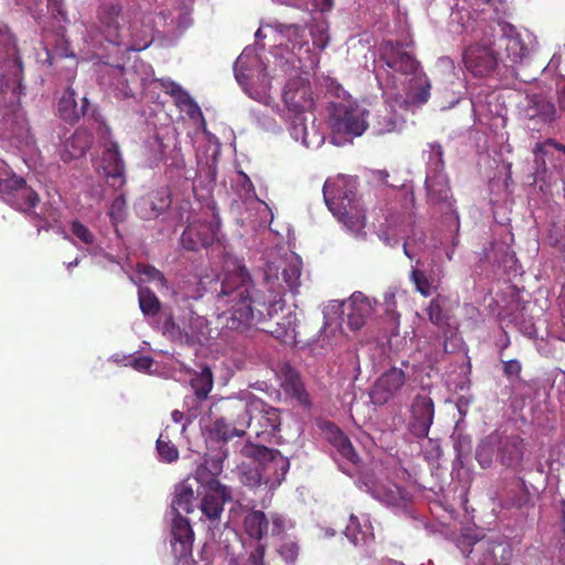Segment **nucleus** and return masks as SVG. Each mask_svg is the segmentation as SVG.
<instances>
[{
	"mask_svg": "<svg viewBox=\"0 0 565 565\" xmlns=\"http://www.w3.org/2000/svg\"><path fill=\"white\" fill-rule=\"evenodd\" d=\"M302 262L290 253L284 258L266 264L264 282L268 296L253 292V284L246 268L236 265L221 281L216 294V308L222 310L218 319L228 330L245 333L266 317L282 310L287 290L296 292L300 286Z\"/></svg>",
	"mask_w": 565,
	"mask_h": 565,
	"instance_id": "nucleus-1",
	"label": "nucleus"
},
{
	"mask_svg": "<svg viewBox=\"0 0 565 565\" xmlns=\"http://www.w3.org/2000/svg\"><path fill=\"white\" fill-rule=\"evenodd\" d=\"M191 12V4L182 1L173 10H160L157 19H153L147 9H129L122 13L118 1L103 0L96 12L100 35H95L93 28L86 29L84 41L96 49L103 38L124 52L142 51L151 44L159 28L185 30L192 23Z\"/></svg>",
	"mask_w": 565,
	"mask_h": 565,
	"instance_id": "nucleus-2",
	"label": "nucleus"
},
{
	"mask_svg": "<svg viewBox=\"0 0 565 565\" xmlns=\"http://www.w3.org/2000/svg\"><path fill=\"white\" fill-rule=\"evenodd\" d=\"M407 47V44L384 41L380 47L375 77L384 94L422 105L429 98L430 83Z\"/></svg>",
	"mask_w": 565,
	"mask_h": 565,
	"instance_id": "nucleus-3",
	"label": "nucleus"
},
{
	"mask_svg": "<svg viewBox=\"0 0 565 565\" xmlns=\"http://www.w3.org/2000/svg\"><path fill=\"white\" fill-rule=\"evenodd\" d=\"M286 106L285 118L289 121L291 138L309 149H318L324 142V134L313 116L315 99L310 82L301 76L289 78L282 88Z\"/></svg>",
	"mask_w": 565,
	"mask_h": 565,
	"instance_id": "nucleus-4",
	"label": "nucleus"
},
{
	"mask_svg": "<svg viewBox=\"0 0 565 565\" xmlns=\"http://www.w3.org/2000/svg\"><path fill=\"white\" fill-rule=\"evenodd\" d=\"M354 180L339 177L327 180L323 185V199L330 212L343 223L355 237H364L365 214L355 202Z\"/></svg>",
	"mask_w": 565,
	"mask_h": 565,
	"instance_id": "nucleus-5",
	"label": "nucleus"
},
{
	"mask_svg": "<svg viewBox=\"0 0 565 565\" xmlns=\"http://www.w3.org/2000/svg\"><path fill=\"white\" fill-rule=\"evenodd\" d=\"M495 10V0H457L449 15L450 31L471 39L495 32V20H492Z\"/></svg>",
	"mask_w": 565,
	"mask_h": 565,
	"instance_id": "nucleus-6",
	"label": "nucleus"
},
{
	"mask_svg": "<svg viewBox=\"0 0 565 565\" xmlns=\"http://www.w3.org/2000/svg\"><path fill=\"white\" fill-rule=\"evenodd\" d=\"M234 75L248 97L265 106L271 105L274 102L270 95L271 82L265 64L256 54L255 47H245L242 54L236 58L234 63Z\"/></svg>",
	"mask_w": 565,
	"mask_h": 565,
	"instance_id": "nucleus-7",
	"label": "nucleus"
},
{
	"mask_svg": "<svg viewBox=\"0 0 565 565\" xmlns=\"http://www.w3.org/2000/svg\"><path fill=\"white\" fill-rule=\"evenodd\" d=\"M195 479L203 489L200 520L207 524L210 531H218L224 504L233 500V490L221 483L215 475L210 473L204 467L196 470Z\"/></svg>",
	"mask_w": 565,
	"mask_h": 565,
	"instance_id": "nucleus-8",
	"label": "nucleus"
},
{
	"mask_svg": "<svg viewBox=\"0 0 565 565\" xmlns=\"http://www.w3.org/2000/svg\"><path fill=\"white\" fill-rule=\"evenodd\" d=\"M329 113L330 127L334 134L360 137L369 127V110L351 97L332 102Z\"/></svg>",
	"mask_w": 565,
	"mask_h": 565,
	"instance_id": "nucleus-9",
	"label": "nucleus"
},
{
	"mask_svg": "<svg viewBox=\"0 0 565 565\" xmlns=\"http://www.w3.org/2000/svg\"><path fill=\"white\" fill-rule=\"evenodd\" d=\"M241 454L258 465L263 479H265V486L269 490H274L281 484L290 468L289 459L277 449L247 443L242 447Z\"/></svg>",
	"mask_w": 565,
	"mask_h": 565,
	"instance_id": "nucleus-10",
	"label": "nucleus"
},
{
	"mask_svg": "<svg viewBox=\"0 0 565 565\" xmlns=\"http://www.w3.org/2000/svg\"><path fill=\"white\" fill-rule=\"evenodd\" d=\"M426 201L436 212L444 214L445 222L456 233L459 231V214L456 210L448 174L425 177Z\"/></svg>",
	"mask_w": 565,
	"mask_h": 565,
	"instance_id": "nucleus-11",
	"label": "nucleus"
},
{
	"mask_svg": "<svg viewBox=\"0 0 565 565\" xmlns=\"http://www.w3.org/2000/svg\"><path fill=\"white\" fill-rule=\"evenodd\" d=\"M494 33L488 31L480 34L467 45L462 52V62L467 71L478 77H486L493 73L498 65V53L494 50Z\"/></svg>",
	"mask_w": 565,
	"mask_h": 565,
	"instance_id": "nucleus-12",
	"label": "nucleus"
},
{
	"mask_svg": "<svg viewBox=\"0 0 565 565\" xmlns=\"http://www.w3.org/2000/svg\"><path fill=\"white\" fill-rule=\"evenodd\" d=\"M356 486L380 503L392 508H404L411 501V494L395 483H382L372 472H363L355 481Z\"/></svg>",
	"mask_w": 565,
	"mask_h": 565,
	"instance_id": "nucleus-13",
	"label": "nucleus"
},
{
	"mask_svg": "<svg viewBox=\"0 0 565 565\" xmlns=\"http://www.w3.org/2000/svg\"><path fill=\"white\" fill-rule=\"evenodd\" d=\"M401 367L391 366L383 372L370 388V398L374 405H384L399 395L406 384L408 361L403 360Z\"/></svg>",
	"mask_w": 565,
	"mask_h": 565,
	"instance_id": "nucleus-14",
	"label": "nucleus"
},
{
	"mask_svg": "<svg viewBox=\"0 0 565 565\" xmlns=\"http://www.w3.org/2000/svg\"><path fill=\"white\" fill-rule=\"evenodd\" d=\"M376 300L369 298L361 291H354L347 300L333 301L332 307L341 309L347 318L348 327L353 330L363 328L374 316Z\"/></svg>",
	"mask_w": 565,
	"mask_h": 565,
	"instance_id": "nucleus-15",
	"label": "nucleus"
},
{
	"mask_svg": "<svg viewBox=\"0 0 565 565\" xmlns=\"http://www.w3.org/2000/svg\"><path fill=\"white\" fill-rule=\"evenodd\" d=\"M0 198L13 209L23 213H31L39 203V195L24 179L0 175Z\"/></svg>",
	"mask_w": 565,
	"mask_h": 565,
	"instance_id": "nucleus-16",
	"label": "nucleus"
},
{
	"mask_svg": "<svg viewBox=\"0 0 565 565\" xmlns=\"http://www.w3.org/2000/svg\"><path fill=\"white\" fill-rule=\"evenodd\" d=\"M494 26L500 31L499 41L504 44L507 57L512 63H521L533 50V34L527 31L522 34L514 25L501 20H495Z\"/></svg>",
	"mask_w": 565,
	"mask_h": 565,
	"instance_id": "nucleus-17",
	"label": "nucleus"
},
{
	"mask_svg": "<svg viewBox=\"0 0 565 565\" xmlns=\"http://www.w3.org/2000/svg\"><path fill=\"white\" fill-rule=\"evenodd\" d=\"M220 218L213 211L210 221H198L188 225L181 235V244L189 250L209 247L220 242Z\"/></svg>",
	"mask_w": 565,
	"mask_h": 565,
	"instance_id": "nucleus-18",
	"label": "nucleus"
},
{
	"mask_svg": "<svg viewBox=\"0 0 565 565\" xmlns=\"http://www.w3.org/2000/svg\"><path fill=\"white\" fill-rule=\"evenodd\" d=\"M194 532L186 518L173 515L171 522V548L177 565H192Z\"/></svg>",
	"mask_w": 565,
	"mask_h": 565,
	"instance_id": "nucleus-19",
	"label": "nucleus"
},
{
	"mask_svg": "<svg viewBox=\"0 0 565 565\" xmlns=\"http://www.w3.org/2000/svg\"><path fill=\"white\" fill-rule=\"evenodd\" d=\"M435 416L433 398L426 392H419L411 405L408 429L417 438L428 436Z\"/></svg>",
	"mask_w": 565,
	"mask_h": 565,
	"instance_id": "nucleus-20",
	"label": "nucleus"
},
{
	"mask_svg": "<svg viewBox=\"0 0 565 565\" xmlns=\"http://www.w3.org/2000/svg\"><path fill=\"white\" fill-rule=\"evenodd\" d=\"M99 169L108 185L115 190L126 183L125 164L116 142L105 141Z\"/></svg>",
	"mask_w": 565,
	"mask_h": 565,
	"instance_id": "nucleus-21",
	"label": "nucleus"
},
{
	"mask_svg": "<svg viewBox=\"0 0 565 565\" xmlns=\"http://www.w3.org/2000/svg\"><path fill=\"white\" fill-rule=\"evenodd\" d=\"M519 114L523 119L537 124H550L556 118L555 105L543 94H529L519 103Z\"/></svg>",
	"mask_w": 565,
	"mask_h": 565,
	"instance_id": "nucleus-22",
	"label": "nucleus"
},
{
	"mask_svg": "<svg viewBox=\"0 0 565 565\" xmlns=\"http://www.w3.org/2000/svg\"><path fill=\"white\" fill-rule=\"evenodd\" d=\"M539 498V489L527 484L522 479H516L505 491L501 499L503 509L527 510L535 505Z\"/></svg>",
	"mask_w": 565,
	"mask_h": 565,
	"instance_id": "nucleus-23",
	"label": "nucleus"
},
{
	"mask_svg": "<svg viewBox=\"0 0 565 565\" xmlns=\"http://www.w3.org/2000/svg\"><path fill=\"white\" fill-rule=\"evenodd\" d=\"M525 456L523 438L516 435L498 437L497 460L505 468L520 470Z\"/></svg>",
	"mask_w": 565,
	"mask_h": 565,
	"instance_id": "nucleus-24",
	"label": "nucleus"
},
{
	"mask_svg": "<svg viewBox=\"0 0 565 565\" xmlns=\"http://www.w3.org/2000/svg\"><path fill=\"white\" fill-rule=\"evenodd\" d=\"M71 233L82 244L78 248L85 249L97 264L102 265L103 259L109 263H117L114 256L106 253L104 246L95 238L92 231L79 221L72 222Z\"/></svg>",
	"mask_w": 565,
	"mask_h": 565,
	"instance_id": "nucleus-25",
	"label": "nucleus"
},
{
	"mask_svg": "<svg viewBox=\"0 0 565 565\" xmlns=\"http://www.w3.org/2000/svg\"><path fill=\"white\" fill-rule=\"evenodd\" d=\"M470 553L478 556L480 565H501L505 564L511 557V548L503 542L478 541L475 543Z\"/></svg>",
	"mask_w": 565,
	"mask_h": 565,
	"instance_id": "nucleus-26",
	"label": "nucleus"
},
{
	"mask_svg": "<svg viewBox=\"0 0 565 565\" xmlns=\"http://www.w3.org/2000/svg\"><path fill=\"white\" fill-rule=\"evenodd\" d=\"M149 147L154 151L153 153V162L164 160L168 171L171 173L174 172L178 177L184 178L186 180L191 179V174L189 170L185 168L184 158L175 146L170 151V154L166 156L167 146L163 145L161 139L154 137L153 140L149 143Z\"/></svg>",
	"mask_w": 565,
	"mask_h": 565,
	"instance_id": "nucleus-27",
	"label": "nucleus"
},
{
	"mask_svg": "<svg viewBox=\"0 0 565 565\" xmlns=\"http://www.w3.org/2000/svg\"><path fill=\"white\" fill-rule=\"evenodd\" d=\"M3 126L9 138L15 139L20 145L30 146L34 142L30 131L29 121L24 110L17 107L3 118Z\"/></svg>",
	"mask_w": 565,
	"mask_h": 565,
	"instance_id": "nucleus-28",
	"label": "nucleus"
},
{
	"mask_svg": "<svg viewBox=\"0 0 565 565\" xmlns=\"http://www.w3.org/2000/svg\"><path fill=\"white\" fill-rule=\"evenodd\" d=\"M90 134L84 129H76L61 146L60 156L65 162L82 158L92 145Z\"/></svg>",
	"mask_w": 565,
	"mask_h": 565,
	"instance_id": "nucleus-29",
	"label": "nucleus"
},
{
	"mask_svg": "<svg viewBox=\"0 0 565 565\" xmlns=\"http://www.w3.org/2000/svg\"><path fill=\"white\" fill-rule=\"evenodd\" d=\"M273 29L277 32L279 45L292 54L297 55L307 45L306 31L297 24L275 23Z\"/></svg>",
	"mask_w": 565,
	"mask_h": 565,
	"instance_id": "nucleus-30",
	"label": "nucleus"
},
{
	"mask_svg": "<svg viewBox=\"0 0 565 565\" xmlns=\"http://www.w3.org/2000/svg\"><path fill=\"white\" fill-rule=\"evenodd\" d=\"M171 204L168 190L161 189L141 199L138 203V213L142 218L151 220L162 214Z\"/></svg>",
	"mask_w": 565,
	"mask_h": 565,
	"instance_id": "nucleus-31",
	"label": "nucleus"
},
{
	"mask_svg": "<svg viewBox=\"0 0 565 565\" xmlns=\"http://www.w3.org/2000/svg\"><path fill=\"white\" fill-rule=\"evenodd\" d=\"M88 99L83 97L81 105H77L76 93L73 88L68 87L60 98L57 110L61 118L68 122H74L84 116L87 111Z\"/></svg>",
	"mask_w": 565,
	"mask_h": 565,
	"instance_id": "nucleus-32",
	"label": "nucleus"
},
{
	"mask_svg": "<svg viewBox=\"0 0 565 565\" xmlns=\"http://www.w3.org/2000/svg\"><path fill=\"white\" fill-rule=\"evenodd\" d=\"M188 339L196 342H205L212 338V330L209 327L206 318L196 315L193 311L182 319V327H179Z\"/></svg>",
	"mask_w": 565,
	"mask_h": 565,
	"instance_id": "nucleus-33",
	"label": "nucleus"
},
{
	"mask_svg": "<svg viewBox=\"0 0 565 565\" xmlns=\"http://www.w3.org/2000/svg\"><path fill=\"white\" fill-rule=\"evenodd\" d=\"M344 534L355 546L365 545L374 539L373 527L370 520L365 516L360 520L353 514L350 516Z\"/></svg>",
	"mask_w": 565,
	"mask_h": 565,
	"instance_id": "nucleus-34",
	"label": "nucleus"
},
{
	"mask_svg": "<svg viewBox=\"0 0 565 565\" xmlns=\"http://www.w3.org/2000/svg\"><path fill=\"white\" fill-rule=\"evenodd\" d=\"M423 159L425 162V177L446 174L444 150L440 143L429 142L427 148L423 150Z\"/></svg>",
	"mask_w": 565,
	"mask_h": 565,
	"instance_id": "nucleus-35",
	"label": "nucleus"
},
{
	"mask_svg": "<svg viewBox=\"0 0 565 565\" xmlns=\"http://www.w3.org/2000/svg\"><path fill=\"white\" fill-rule=\"evenodd\" d=\"M194 492L190 484L181 482L174 489L173 499L171 502V514L182 515V513H190L193 511Z\"/></svg>",
	"mask_w": 565,
	"mask_h": 565,
	"instance_id": "nucleus-36",
	"label": "nucleus"
},
{
	"mask_svg": "<svg viewBox=\"0 0 565 565\" xmlns=\"http://www.w3.org/2000/svg\"><path fill=\"white\" fill-rule=\"evenodd\" d=\"M190 384L199 401L206 399L213 388V374L211 369L204 365L200 372H193Z\"/></svg>",
	"mask_w": 565,
	"mask_h": 565,
	"instance_id": "nucleus-37",
	"label": "nucleus"
},
{
	"mask_svg": "<svg viewBox=\"0 0 565 565\" xmlns=\"http://www.w3.org/2000/svg\"><path fill=\"white\" fill-rule=\"evenodd\" d=\"M244 529L254 540H262L268 531V520L262 511H250L244 519Z\"/></svg>",
	"mask_w": 565,
	"mask_h": 565,
	"instance_id": "nucleus-38",
	"label": "nucleus"
},
{
	"mask_svg": "<svg viewBox=\"0 0 565 565\" xmlns=\"http://www.w3.org/2000/svg\"><path fill=\"white\" fill-rule=\"evenodd\" d=\"M204 291L205 289L202 286V281L198 280L196 277H191L180 280L173 291V295L175 297V301L198 300L203 297Z\"/></svg>",
	"mask_w": 565,
	"mask_h": 565,
	"instance_id": "nucleus-39",
	"label": "nucleus"
},
{
	"mask_svg": "<svg viewBox=\"0 0 565 565\" xmlns=\"http://www.w3.org/2000/svg\"><path fill=\"white\" fill-rule=\"evenodd\" d=\"M168 430L169 427L167 426L166 429L160 433L156 443V450L161 462L172 463L179 459V450L170 440Z\"/></svg>",
	"mask_w": 565,
	"mask_h": 565,
	"instance_id": "nucleus-40",
	"label": "nucleus"
},
{
	"mask_svg": "<svg viewBox=\"0 0 565 565\" xmlns=\"http://www.w3.org/2000/svg\"><path fill=\"white\" fill-rule=\"evenodd\" d=\"M497 435H490L479 444L476 451V459L482 468H489L492 465L493 457L494 455L497 456Z\"/></svg>",
	"mask_w": 565,
	"mask_h": 565,
	"instance_id": "nucleus-41",
	"label": "nucleus"
},
{
	"mask_svg": "<svg viewBox=\"0 0 565 565\" xmlns=\"http://www.w3.org/2000/svg\"><path fill=\"white\" fill-rule=\"evenodd\" d=\"M158 83L160 84V87L173 98L174 104L179 109L193 99L188 90L170 78L158 79Z\"/></svg>",
	"mask_w": 565,
	"mask_h": 565,
	"instance_id": "nucleus-42",
	"label": "nucleus"
},
{
	"mask_svg": "<svg viewBox=\"0 0 565 565\" xmlns=\"http://www.w3.org/2000/svg\"><path fill=\"white\" fill-rule=\"evenodd\" d=\"M111 76L116 81L114 85L118 95L122 97H129L132 95V88L129 85L134 79V73L131 71H127L121 66H116L111 68Z\"/></svg>",
	"mask_w": 565,
	"mask_h": 565,
	"instance_id": "nucleus-43",
	"label": "nucleus"
},
{
	"mask_svg": "<svg viewBox=\"0 0 565 565\" xmlns=\"http://www.w3.org/2000/svg\"><path fill=\"white\" fill-rule=\"evenodd\" d=\"M139 307L145 316H156L160 309L157 296L148 288L139 287Z\"/></svg>",
	"mask_w": 565,
	"mask_h": 565,
	"instance_id": "nucleus-44",
	"label": "nucleus"
},
{
	"mask_svg": "<svg viewBox=\"0 0 565 565\" xmlns=\"http://www.w3.org/2000/svg\"><path fill=\"white\" fill-rule=\"evenodd\" d=\"M281 385L285 390L292 392L295 395L300 396L303 392V386L300 381L299 374L289 365H285L280 371Z\"/></svg>",
	"mask_w": 565,
	"mask_h": 565,
	"instance_id": "nucleus-45",
	"label": "nucleus"
},
{
	"mask_svg": "<svg viewBox=\"0 0 565 565\" xmlns=\"http://www.w3.org/2000/svg\"><path fill=\"white\" fill-rule=\"evenodd\" d=\"M211 433L224 441L235 436H242L244 429L232 426L225 418H216L212 425Z\"/></svg>",
	"mask_w": 565,
	"mask_h": 565,
	"instance_id": "nucleus-46",
	"label": "nucleus"
},
{
	"mask_svg": "<svg viewBox=\"0 0 565 565\" xmlns=\"http://www.w3.org/2000/svg\"><path fill=\"white\" fill-rule=\"evenodd\" d=\"M239 480L243 484L250 488H257L262 484L265 486V479H263V475L257 463L255 467L242 465L239 467Z\"/></svg>",
	"mask_w": 565,
	"mask_h": 565,
	"instance_id": "nucleus-47",
	"label": "nucleus"
},
{
	"mask_svg": "<svg viewBox=\"0 0 565 565\" xmlns=\"http://www.w3.org/2000/svg\"><path fill=\"white\" fill-rule=\"evenodd\" d=\"M333 443L339 454L350 462L358 461V455L350 440L338 429H334Z\"/></svg>",
	"mask_w": 565,
	"mask_h": 565,
	"instance_id": "nucleus-48",
	"label": "nucleus"
},
{
	"mask_svg": "<svg viewBox=\"0 0 565 565\" xmlns=\"http://www.w3.org/2000/svg\"><path fill=\"white\" fill-rule=\"evenodd\" d=\"M233 188L235 189L238 196L243 200H249L256 196L255 189L250 179L243 171H238L236 173V177L233 180Z\"/></svg>",
	"mask_w": 565,
	"mask_h": 565,
	"instance_id": "nucleus-49",
	"label": "nucleus"
},
{
	"mask_svg": "<svg viewBox=\"0 0 565 565\" xmlns=\"http://www.w3.org/2000/svg\"><path fill=\"white\" fill-rule=\"evenodd\" d=\"M108 215L111 220L115 231L118 234L117 225L121 223L127 215L126 200L122 194L118 195L111 203Z\"/></svg>",
	"mask_w": 565,
	"mask_h": 565,
	"instance_id": "nucleus-50",
	"label": "nucleus"
},
{
	"mask_svg": "<svg viewBox=\"0 0 565 565\" xmlns=\"http://www.w3.org/2000/svg\"><path fill=\"white\" fill-rule=\"evenodd\" d=\"M554 151H562L565 153V146L557 143L556 141L548 139L545 142L537 145L535 148L536 161L542 160L545 163V159L552 156Z\"/></svg>",
	"mask_w": 565,
	"mask_h": 565,
	"instance_id": "nucleus-51",
	"label": "nucleus"
},
{
	"mask_svg": "<svg viewBox=\"0 0 565 565\" xmlns=\"http://www.w3.org/2000/svg\"><path fill=\"white\" fill-rule=\"evenodd\" d=\"M138 273L143 276L145 281L154 282L158 287H166L163 274L150 265H138Z\"/></svg>",
	"mask_w": 565,
	"mask_h": 565,
	"instance_id": "nucleus-52",
	"label": "nucleus"
},
{
	"mask_svg": "<svg viewBox=\"0 0 565 565\" xmlns=\"http://www.w3.org/2000/svg\"><path fill=\"white\" fill-rule=\"evenodd\" d=\"M412 280L414 281L415 286H416V289L425 297H428L431 295L433 292V286L429 282L428 278L426 277V275L418 270V269H414L412 271Z\"/></svg>",
	"mask_w": 565,
	"mask_h": 565,
	"instance_id": "nucleus-53",
	"label": "nucleus"
},
{
	"mask_svg": "<svg viewBox=\"0 0 565 565\" xmlns=\"http://www.w3.org/2000/svg\"><path fill=\"white\" fill-rule=\"evenodd\" d=\"M455 449L457 451V455L456 459L452 462V467L454 469H458L463 466V459L470 450V440L466 437L460 438L455 444Z\"/></svg>",
	"mask_w": 565,
	"mask_h": 565,
	"instance_id": "nucleus-54",
	"label": "nucleus"
},
{
	"mask_svg": "<svg viewBox=\"0 0 565 565\" xmlns=\"http://www.w3.org/2000/svg\"><path fill=\"white\" fill-rule=\"evenodd\" d=\"M427 315L429 320L436 326H441L445 322L439 298H435L430 301L427 308Z\"/></svg>",
	"mask_w": 565,
	"mask_h": 565,
	"instance_id": "nucleus-55",
	"label": "nucleus"
},
{
	"mask_svg": "<svg viewBox=\"0 0 565 565\" xmlns=\"http://www.w3.org/2000/svg\"><path fill=\"white\" fill-rule=\"evenodd\" d=\"M379 238L388 246H396L399 239L403 238L396 227L388 226L387 228H381L377 233Z\"/></svg>",
	"mask_w": 565,
	"mask_h": 565,
	"instance_id": "nucleus-56",
	"label": "nucleus"
},
{
	"mask_svg": "<svg viewBox=\"0 0 565 565\" xmlns=\"http://www.w3.org/2000/svg\"><path fill=\"white\" fill-rule=\"evenodd\" d=\"M180 111L185 113L190 119L200 121L203 127L205 126L202 110L194 99H191L186 105L181 107Z\"/></svg>",
	"mask_w": 565,
	"mask_h": 565,
	"instance_id": "nucleus-57",
	"label": "nucleus"
},
{
	"mask_svg": "<svg viewBox=\"0 0 565 565\" xmlns=\"http://www.w3.org/2000/svg\"><path fill=\"white\" fill-rule=\"evenodd\" d=\"M521 363L519 360H509L503 363V374L510 380L515 381L521 374Z\"/></svg>",
	"mask_w": 565,
	"mask_h": 565,
	"instance_id": "nucleus-58",
	"label": "nucleus"
},
{
	"mask_svg": "<svg viewBox=\"0 0 565 565\" xmlns=\"http://www.w3.org/2000/svg\"><path fill=\"white\" fill-rule=\"evenodd\" d=\"M396 128V121L392 117L385 116L383 120L380 118L375 124H373L374 132L377 135H382L385 132H391Z\"/></svg>",
	"mask_w": 565,
	"mask_h": 565,
	"instance_id": "nucleus-59",
	"label": "nucleus"
},
{
	"mask_svg": "<svg viewBox=\"0 0 565 565\" xmlns=\"http://www.w3.org/2000/svg\"><path fill=\"white\" fill-rule=\"evenodd\" d=\"M313 45L323 50L329 44V38L323 28L317 26L311 30Z\"/></svg>",
	"mask_w": 565,
	"mask_h": 565,
	"instance_id": "nucleus-60",
	"label": "nucleus"
},
{
	"mask_svg": "<svg viewBox=\"0 0 565 565\" xmlns=\"http://www.w3.org/2000/svg\"><path fill=\"white\" fill-rule=\"evenodd\" d=\"M396 290L395 289H390L385 292L384 295V308H385V312L391 316L392 318H395L396 316V311H395V308H396Z\"/></svg>",
	"mask_w": 565,
	"mask_h": 565,
	"instance_id": "nucleus-61",
	"label": "nucleus"
},
{
	"mask_svg": "<svg viewBox=\"0 0 565 565\" xmlns=\"http://www.w3.org/2000/svg\"><path fill=\"white\" fill-rule=\"evenodd\" d=\"M547 340L565 342V324L561 322L552 326L547 331Z\"/></svg>",
	"mask_w": 565,
	"mask_h": 565,
	"instance_id": "nucleus-62",
	"label": "nucleus"
},
{
	"mask_svg": "<svg viewBox=\"0 0 565 565\" xmlns=\"http://www.w3.org/2000/svg\"><path fill=\"white\" fill-rule=\"evenodd\" d=\"M279 552L287 562H294L298 555V545L294 542L286 543L280 547Z\"/></svg>",
	"mask_w": 565,
	"mask_h": 565,
	"instance_id": "nucleus-63",
	"label": "nucleus"
},
{
	"mask_svg": "<svg viewBox=\"0 0 565 565\" xmlns=\"http://www.w3.org/2000/svg\"><path fill=\"white\" fill-rule=\"evenodd\" d=\"M131 366L138 371L147 372L153 365V359L150 356L134 358L130 362Z\"/></svg>",
	"mask_w": 565,
	"mask_h": 565,
	"instance_id": "nucleus-64",
	"label": "nucleus"
}]
</instances>
